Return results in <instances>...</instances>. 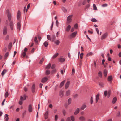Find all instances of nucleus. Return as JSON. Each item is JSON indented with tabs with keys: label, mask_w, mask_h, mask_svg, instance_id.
<instances>
[{
	"label": "nucleus",
	"mask_w": 121,
	"mask_h": 121,
	"mask_svg": "<svg viewBox=\"0 0 121 121\" xmlns=\"http://www.w3.org/2000/svg\"><path fill=\"white\" fill-rule=\"evenodd\" d=\"M5 13L8 18L9 21L10 22L9 23L10 28L11 30H13L14 29V24L12 21H11L12 17V15L9 10H7Z\"/></svg>",
	"instance_id": "1"
},
{
	"label": "nucleus",
	"mask_w": 121,
	"mask_h": 121,
	"mask_svg": "<svg viewBox=\"0 0 121 121\" xmlns=\"http://www.w3.org/2000/svg\"><path fill=\"white\" fill-rule=\"evenodd\" d=\"M73 16L72 15L69 16L67 18V22L66 24H68L71 22L72 20V18Z\"/></svg>",
	"instance_id": "2"
},
{
	"label": "nucleus",
	"mask_w": 121,
	"mask_h": 121,
	"mask_svg": "<svg viewBox=\"0 0 121 121\" xmlns=\"http://www.w3.org/2000/svg\"><path fill=\"white\" fill-rule=\"evenodd\" d=\"M111 94V91H108V92L107 91H105L104 92V95L105 97L107 96L108 98L109 97Z\"/></svg>",
	"instance_id": "3"
},
{
	"label": "nucleus",
	"mask_w": 121,
	"mask_h": 121,
	"mask_svg": "<svg viewBox=\"0 0 121 121\" xmlns=\"http://www.w3.org/2000/svg\"><path fill=\"white\" fill-rule=\"evenodd\" d=\"M108 34L107 32H106L102 34L101 38V39L103 40L106 38L107 37Z\"/></svg>",
	"instance_id": "4"
},
{
	"label": "nucleus",
	"mask_w": 121,
	"mask_h": 121,
	"mask_svg": "<svg viewBox=\"0 0 121 121\" xmlns=\"http://www.w3.org/2000/svg\"><path fill=\"white\" fill-rule=\"evenodd\" d=\"M28 50L27 48H24V51H22V55L23 57H24L26 56V52H27Z\"/></svg>",
	"instance_id": "5"
},
{
	"label": "nucleus",
	"mask_w": 121,
	"mask_h": 121,
	"mask_svg": "<svg viewBox=\"0 0 121 121\" xmlns=\"http://www.w3.org/2000/svg\"><path fill=\"white\" fill-rule=\"evenodd\" d=\"M21 24L20 20L18 22L17 24V29H18L19 30H20L21 28Z\"/></svg>",
	"instance_id": "6"
},
{
	"label": "nucleus",
	"mask_w": 121,
	"mask_h": 121,
	"mask_svg": "<svg viewBox=\"0 0 121 121\" xmlns=\"http://www.w3.org/2000/svg\"><path fill=\"white\" fill-rule=\"evenodd\" d=\"M27 97V96L25 94H24L23 95V96H21L20 97V100H22V101H23V100H25L26 99V98Z\"/></svg>",
	"instance_id": "7"
},
{
	"label": "nucleus",
	"mask_w": 121,
	"mask_h": 121,
	"mask_svg": "<svg viewBox=\"0 0 121 121\" xmlns=\"http://www.w3.org/2000/svg\"><path fill=\"white\" fill-rule=\"evenodd\" d=\"M35 84H34L32 85L31 88L32 91L33 93H34L35 91Z\"/></svg>",
	"instance_id": "8"
},
{
	"label": "nucleus",
	"mask_w": 121,
	"mask_h": 121,
	"mask_svg": "<svg viewBox=\"0 0 121 121\" xmlns=\"http://www.w3.org/2000/svg\"><path fill=\"white\" fill-rule=\"evenodd\" d=\"M33 110L32 107V105L31 104H30L29 106L28 107V111L29 112H31Z\"/></svg>",
	"instance_id": "9"
},
{
	"label": "nucleus",
	"mask_w": 121,
	"mask_h": 121,
	"mask_svg": "<svg viewBox=\"0 0 121 121\" xmlns=\"http://www.w3.org/2000/svg\"><path fill=\"white\" fill-rule=\"evenodd\" d=\"M65 60V59L62 57H60L59 59V61L61 62H64Z\"/></svg>",
	"instance_id": "10"
},
{
	"label": "nucleus",
	"mask_w": 121,
	"mask_h": 121,
	"mask_svg": "<svg viewBox=\"0 0 121 121\" xmlns=\"http://www.w3.org/2000/svg\"><path fill=\"white\" fill-rule=\"evenodd\" d=\"M77 33V32L76 31L73 32L70 35V36L72 38L74 37L75 36Z\"/></svg>",
	"instance_id": "11"
},
{
	"label": "nucleus",
	"mask_w": 121,
	"mask_h": 121,
	"mask_svg": "<svg viewBox=\"0 0 121 121\" xmlns=\"http://www.w3.org/2000/svg\"><path fill=\"white\" fill-rule=\"evenodd\" d=\"M21 16V12L19 10L18 11L17 13V19L19 20Z\"/></svg>",
	"instance_id": "12"
},
{
	"label": "nucleus",
	"mask_w": 121,
	"mask_h": 121,
	"mask_svg": "<svg viewBox=\"0 0 121 121\" xmlns=\"http://www.w3.org/2000/svg\"><path fill=\"white\" fill-rule=\"evenodd\" d=\"M48 80V78L46 77H45L43 78L41 80V82L42 83H45Z\"/></svg>",
	"instance_id": "13"
},
{
	"label": "nucleus",
	"mask_w": 121,
	"mask_h": 121,
	"mask_svg": "<svg viewBox=\"0 0 121 121\" xmlns=\"http://www.w3.org/2000/svg\"><path fill=\"white\" fill-rule=\"evenodd\" d=\"M51 37L52 41L53 42L55 41L56 39V37L54 35H52Z\"/></svg>",
	"instance_id": "14"
},
{
	"label": "nucleus",
	"mask_w": 121,
	"mask_h": 121,
	"mask_svg": "<svg viewBox=\"0 0 121 121\" xmlns=\"http://www.w3.org/2000/svg\"><path fill=\"white\" fill-rule=\"evenodd\" d=\"M7 32V28L4 27L3 29V34L4 35L6 34Z\"/></svg>",
	"instance_id": "15"
},
{
	"label": "nucleus",
	"mask_w": 121,
	"mask_h": 121,
	"mask_svg": "<svg viewBox=\"0 0 121 121\" xmlns=\"http://www.w3.org/2000/svg\"><path fill=\"white\" fill-rule=\"evenodd\" d=\"M70 83V82L69 81H68L66 83V84H65V89H66L69 86Z\"/></svg>",
	"instance_id": "16"
},
{
	"label": "nucleus",
	"mask_w": 121,
	"mask_h": 121,
	"mask_svg": "<svg viewBox=\"0 0 121 121\" xmlns=\"http://www.w3.org/2000/svg\"><path fill=\"white\" fill-rule=\"evenodd\" d=\"M99 94H98L96 96V102L97 103L99 99Z\"/></svg>",
	"instance_id": "17"
},
{
	"label": "nucleus",
	"mask_w": 121,
	"mask_h": 121,
	"mask_svg": "<svg viewBox=\"0 0 121 121\" xmlns=\"http://www.w3.org/2000/svg\"><path fill=\"white\" fill-rule=\"evenodd\" d=\"M48 115V111H46L44 114V117L45 119H47Z\"/></svg>",
	"instance_id": "18"
},
{
	"label": "nucleus",
	"mask_w": 121,
	"mask_h": 121,
	"mask_svg": "<svg viewBox=\"0 0 121 121\" xmlns=\"http://www.w3.org/2000/svg\"><path fill=\"white\" fill-rule=\"evenodd\" d=\"M107 70L106 69H104V72H103V74H104V76L105 77H106L107 76Z\"/></svg>",
	"instance_id": "19"
},
{
	"label": "nucleus",
	"mask_w": 121,
	"mask_h": 121,
	"mask_svg": "<svg viewBox=\"0 0 121 121\" xmlns=\"http://www.w3.org/2000/svg\"><path fill=\"white\" fill-rule=\"evenodd\" d=\"M71 27L70 25H68L66 29V31H69Z\"/></svg>",
	"instance_id": "20"
},
{
	"label": "nucleus",
	"mask_w": 121,
	"mask_h": 121,
	"mask_svg": "<svg viewBox=\"0 0 121 121\" xmlns=\"http://www.w3.org/2000/svg\"><path fill=\"white\" fill-rule=\"evenodd\" d=\"M65 81V80H64L61 82L59 86L60 87H62L63 86Z\"/></svg>",
	"instance_id": "21"
},
{
	"label": "nucleus",
	"mask_w": 121,
	"mask_h": 121,
	"mask_svg": "<svg viewBox=\"0 0 121 121\" xmlns=\"http://www.w3.org/2000/svg\"><path fill=\"white\" fill-rule=\"evenodd\" d=\"M79 108H77V109L75 110L74 112V114L76 115L78 113H79Z\"/></svg>",
	"instance_id": "22"
},
{
	"label": "nucleus",
	"mask_w": 121,
	"mask_h": 121,
	"mask_svg": "<svg viewBox=\"0 0 121 121\" xmlns=\"http://www.w3.org/2000/svg\"><path fill=\"white\" fill-rule=\"evenodd\" d=\"M70 92V91L69 90H68L67 91H66V96H67L69 95Z\"/></svg>",
	"instance_id": "23"
},
{
	"label": "nucleus",
	"mask_w": 121,
	"mask_h": 121,
	"mask_svg": "<svg viewBox=\"0 0 121 121\" xmlns=\"http://www.w3.org/2000/svg\"><path fill=\"white\" fill-rule=\"evenodd\" d=\"M37 38L36 37H35L34 41L35 42V44H38V41L37 40Z\"/></svg>",
	"instance_id": "24"
},
{
	"label": "nucleus",
	"mask_w": 121,
	"mask_h": 121,
	"mask_svg": "<svg viewBox=\"0 0 121 121\" xmlns=\"http://www.w3.org/2000/svg\"><path fill=\"white\" fill-rule=\"evenodd\" d=\"M99 85L101 87H103L104 86L105 84L104 83L101 82L99 83Z\"/></svg>",
	"instance_id": "25"
},
{
	"label": "nucleus",
	"mask_w": 121,
	"mask_h": 121,
	"mask_svg": "<svg viewBox=\"0 0 121 121\" xmlns=\"http://www.w3.org/2000/svg\"><path fill=\"white\" fill-rule=\"evenodd\" d=\"M7 70L5 69H4L2 72L1 74L2 76H3L6 73Z\"/></svg>",
	"instance_id": "26"
},
{
	"label": "nucleus",
	"mask_w": 121,
	"mask_h": 121,
	"mask_svg": "<svg viewBox=\"0 0 121 121\" xmlns=\"http://www.w3.org/2000/svg\"><path fill=\"white\" fill-rule=\"evenodd\" d=\"M112 79V76H110L108 77V81H110Z\"/></svg>",
	"instance_id": "27"
},
{
	"label": "nucleus",
	"mask_w": 121,
	"mask_h": 121,
	"mask_svg": "<svg viewBox=\"0 0 121 121\" xmlns=\"http://www.w3.org/2000/svg\"><path fill=\"white\" fill-rule=\"evenodd\" d=\"M63 91H60V93H59V95H60L62 97L63 96Z\"/></svg>",
	"instance_id": "28"
},
{
	"label": "nucleus",
	"mask_w": 121,
	"mask_h": 121,
	"mask_svg": "<svg viewBox=\"0 0 121 121\" xmlns=\"http://www.w3.org/2000/svg\"><path fill=\"white\" fill-rule=\"evenodd\" d=\"M54 42H55V43L57 45H58L60 43V41L58 40H56V41H55Z\"/></svg>",
	"instance_id": "29"
},
{
	"label": "nucleus",
	"mask_w": 121,
	"mask_h": 121,
	"mask_svg": "<svg viewBox=\"0 0 121 121\" xmlns=\"http://www.w3.org/2000/svg\"><path fill=\"white\" fill-rule=\"evenodd\" d=\"M50 71L49 70H47L45 72V74L47 75H48L50 73Z\"/></svg>",
	"instance_id": "30"
},
{
	"label": "nucleus",
	"mask_w": 121,
	"mask_h": 121,
	"mask_svg": "<svg viewBox=\"0 0 121 121\" xmlns=\"http://www.w3.org/2000/svg\"><path fill=\"white\" fill-rule=\"evenodd\" d=\"M99 76L100 77L102 78V74L101 72L100 71H99V72L98 74Z\"/></svg>",
	"instance_id": "31"
},
{
	"label": "nucleus",
	"mask_w": 121,
	"mask_h": 121,
	"mask_svg": "<svg viewBox=\"0 0 121 121\" xmlns=\"http://www.w3.org/2000/svg\"><path fill=\"white\" fill-rule=\"evenodd\" d=\"M61 9L64 12H67L66 9L64 7H61Z\"/></svg>",
	"instance_id": "32"
},
{
	"label": "nucleus",
	"mask_w": 121,
	"mask_h": 121,
	"mask_svg": "<svg viewBox=\"0 0 121 121\" xmlns=\"http://www.w3.org/2000/svg\"><path fill=\"white\" fill-rule=\"evenodd\" d=\"M86 107V106L85 105H83L81 107V110H84Z\"/></svg>",
	"instance_id": "33"
},
{
	"label": "nucleus",
	"mask_w": 121,
	"mask_h": 121,
	"mask_svg": "<svg viewBox=\"0 0 121 121\" xmlns=\"http://www.w3.org/2000/svg\"><path fill=\"white\" fill-rule=\"evenodd\" d=\"M79 119L81 121H84L85 120V118L83 116L79 118Z\"/></svg>",
	"instance_id": "34"
},
{
	"label": "nucleus",
	"mask_w": 121,
	"mask_h": 121,
	"mask_svg": "<svg viewBox=\"0 0 121 121\" xmlns=\"http://www.w3.org/2000/svg\"><path fill=\"white\" fill-rule=\"evenodd\" d=\"M47 37L48 39L49 40L51 41L52 39V38L49 35H47Z\"/></svg>",
	"instance_id": "35"
},
{
	"label": "nucleus",
	"mask_w": 121,
	"mask_h": 121,
	"mask_svg": "<svg viewBox=\"0 0 121 121\" xmlns=\"http://www.w3.org/2000/svg\"><path fill=\"white\" fill-rule=\"evenodd\" d=\"M117 99L116 97H114L112 100V103L113 104H114L116 102Z\"/></svg>",
	"instance_id": "36"
},
{
	"label": "nucleus",
	"mask_w": 121,
	"mask_h": 121,
	"mask_svg": "<svg viewBox=\"0 0 121 121\" xmlns=\"http://www.w3.org/2000/svg\"><path fill=\"white\" fill-rule=\"evenodd\" d=\"M48 42L47 41H45L43 43V45L45 47H47L48 45Z\"/></svg>",
	"instance_id": "37"
},
{
	"label": "nucleus",
	"mask_w": 121,
	"mask_h": 121,
	"mask_svg": "<svg viewBox=\"0 0 121 121\" xmlns=\"http://www.w3.org/2000/svg\"><path fill=\"white\" fill-rule=\"evenodd\" d=\"M93 7L94 8V10H97V7L95 4H94L93 5Z\"/></svg>",
	"instance_id": "38"
},
{
	"label": "nucleus",
	"mask_w": 121,
	"mask_h": 121,
	"mask_svg": "<svg viewBox=\"0 0 121 121\" xmlns=\"http://www.w3.org/2000/svg\"><path fill=\"white\" fill-rule=\"evenodd\" d=\"M51 66V64L50 63L46 67V69H48L50 68Z\"/></svg>",
	"instance_id": "39"
},
{
	"label": "nucleus",
	"mask_w": 121,
	"mask_h": 121,
	"mask_svg": "<svg viewBox=\"0 0 121 121\" xmlns=\"http://www.w3.org/2000/svg\"><path fill=\"white\" fill-rule=\"evenodd\" d=\"M58 54H59L58 53H56L53 56V58H56L58 56Z\"/></svg>",
	"instance_id": "40"
},
{
	"label": "nucleus",
	"mask_w": 121,
	"mask_h": 121,
	"mask_svg": "<svg viewBox=\"0 0 121 121\" xmlns=\"http://www.w3.org/2000/svg\"><path fill=\"white\" fill-rule=\"evenodd\" d=\"M71 99L70 98L68 100V104H70L71 102Z\"/></svg>",
	"instance_id": "41"
},
{
	"label": "nucleus",
	"mask_w": 121,
	"mask_h": 121,
	"mask_svg": "<svg viewBox=\"0 0 121 121\" xmlns=\"http://www.w3.org/2000/svg\"><path fill=\"white\" fill-rule=\"evenodd\" d=\"M92 53L91 52L88 53L86 55V57H87L90 55H92Z\"/></svg>",
	"instance_id": "42"
},
{
	"label": "nucleus",
	"mask_w": 121,
	"mask_h": 121,
	"mask_svg": "<svg viewBox=\"0 0 121 121\" xmlns=\"http://www.w3.org/2000/svg\"><path fill=\"white\" fill-rule=\"evenodd\" d=\"M12 43H10L8 45V48L9 49H11L12 47Z\"/></svg>",
	"instance_id": "43"
},
{
	"label": "nucleus",
	"mask_w": 121,
	"mask_h": 121,
	"mask_svg": "<svg viewBox=\"0 0 121 121\" xmlns=\"http://www.w3.org/2000/svg\"><path fill=\"white\" fill-rule=\"evenodd\" d=\"M90 5L89 4H87L85 7V9L86 10L87 9L89 8L90 6Z\"/></svg>",
	"instance_id": "44"
},
{
	"label": "nucleus",
	"mask_w": 121,
	"mask_h": 121,
	"mask_svg": "<svg viewBox=\"0 0 121 121\" xmlns=\"http://www.w3.org/2000/svg\"><path fill=\"white\" fill-rule=\"evenodd\" d=\"M8 95L9 93L8 92H6L5 95V98L7 97L8 96Z\"/></svg>",
	"instance_id": "45"
},
{
	"label": "nucleus",
	"mask_w": 121,
	"mask_h": 121,
	"mask_svg": "<svg viewBox=\"0 0 121 121\" xmlns=\"http://www.w3.org/2000/svg\"><path fill=\"white\" fill-rule=\"evenodd\" d=\"M59 23L58 21L57 20H56V26L57 27H58L59 26Z\"/></svg>",
	"instance_id": "46"
},
{
	"label": "nucleus",
	"mask_w": 121,
	"mask_h": 121,
	"mask_svg": "<svg viewBox=\"0 0 121 121\" xmlns=\"http://www.w3.org/2000/svg\"><path fill=\"white\" fill-rule=\"evenodd\" d=\"M120 116V112L119 111H118V112L117 113V114L116 116L117 117H119Z\"/></svg>",
	"instance_id": "47"
},
{
	"label": "nucleus",
	"mask_w": 121,
	"mask_h": 121,
	"mask_svg": "<svg viewBox=\"0 0 121 121\" xmlns=\"http://www.w3.org/2000/svg\"><path fill=\"white\" fill-rule=\"evenodd\" d=\"M30 4H29L27 6V9H26V12L27 11V10L29 9V7H30Z\"/></svg>",
	"instance_id": "48"
},
{
	"label": "nucleus",
	"mask_w": 121,
	"mask_h": 121,
	"mask_svg": "<svg viewBox=\"0 0 121 121\" xmlns=\"http://www.w3.org/2000/svg\"><path fill=\"white\" fill-rule=\"evenodd\" d=\"M44 60V59L43 58H42V59H41L40 61V64H41L43 62Z\"/></svg>",
	"instance_id": "49"
},
{
	"label": "nucleus",
	"mask_w": 121,
	"mask_h": 121,
	"mask_svg": "<svg viewBox=\"0 0 121 121\" xmlns=\"http://www.w3.org/2000/svg\"><path fill=\"white\" fill-rule=\"evenodd\" d=\"M107 6V4L106 3H105L104 4H103L102 5V6L103 7H105Z\"/></svg>",
	"instance_id": "50"
},
{
	"label": "nucleus",
	"mask_w": 121,
	"mask_h": 121,
	"mask_svg": "<svg viewBox=\"0 0 121 121\" xmlns=\"http://www.w3.org/2000/svg\"><path fill=\"white\" fill-rule=\"evenodd\" d=\"M91 21L93 22H96L97 20L95 18H92L91 20Z\"/></svg>",
	"instance_id": "51"
},
{
	"label": "nucleus",
	"mask_w": 121,
	"mask_h": 121,
	"mask_svg": "<svg viewBox=\"0 0 121 121\" xmlns=\"http://www.w3.org/2000/svg\"><path fill=\"white\" fill-rule=\"evenodd\" d=\"M71 118L72 121H74V118L73 116H71Z\"/></svg>",
	"instance_id": "52"
},
{
	"label": "nucleus",
	"mask_w": 121,
	"mask_h": 121,
	"mask_svg": "<svg viewBox=\"0 0 121 121\" xmlns=\"http://www.w3.org/2000/svg\"><path fill=\"white\" fill-rule=\"evenodd\" d=\"M93 102V97H91V99H90V103L91 104H92Z\"/></svg>",
	"instance_id": "53"
},
{
	"label": "nucleus",
	"mask_w": 121,
	"mask_h": 121,
	"mask_svg": "<svg viewBox=\"0 0 121 121\" xmlns=\"http://www.w3.org/2000/svg\"><path fill=\"white\" fill-rule=\"evenodd\" d=\"M9 55V53L7 52L5 55L4 57L5 58H6Z\"/></svg>",
	"instance_id": "54"
},
{
	"label": "nucleus",
	"mask_w": 121,
	"mask_h": 121,
	"mask_svg": "<svg viewBox=\"0 0 121 121\" xmlns=\"http://www.w3.org/2000/svg\"><path fill=\"white\" fill-rule=\"evenodd\" d=\"M58 118V116L57 115H56L55 116V120L56 121H57V120Z\"/></svg>",
	"instance_id": "55"
},
{
	"label": "nucleus",
	"mask_w": 121,
	"mask_h": 121,
	"mask_svg": "<svg viewBox=\"0 0 121 121\" xmlns=\"http://www.w3.org/2000/svg\"><path fill=\"white\" fill-rule=\"evenodd\" d=\"M55 64H53L52 66H51V68L52 69H54L55 67Z\"/></svg>",
	"instance_id": "56"
},
{
	"label": "nucleus",
	"mask_w": 121,
	"mask_h": 121,
	"mask_svg": "<svg viewBox=\"0 0 121 121\" xmlns=\"http://www.w3.org/2000/svg\"><path fill=\"white\" fill-rule=\"evenodd\" d=\"M86 0H84L82 2V4L83 5H84L86 3Z\"/></svg>",
	"instance_id": "57"
},
{
	"label": "nucleus",
	"mask_w": 121,
	"mask_h": 121,
	"mask_svg": "<svg viewBox=\"0 0 121 121\" xmlns=\"http://www.w3.org/2000/svg\"><path fill=\"white\" fill-rule=\"evenodd\" d=\"M66 121H71L70 118L69 117H68L66 119Z\"/></svg>",
	"instance_id": "58"
},
{
	"label": "nucleus",
	"mask_w": 121,
	"mask_h": 121,
	"mask_svg": "<svg viewBox=\"0 0 121 121\" xmlns=\"http://www.w3.org/2000/svg\"><path fill=\"white\" fill-rule=\"evenodd\" d=\"M24 91L25 92H26L27 91V88L26 87H24Z\"/></svg>",
	"instance_id": "59"
},
{
	"label": "nucleus",
	"mask_w": 121,
	"mask_h": 121,
	"mask_svg": "<svg viewBox=\"0 0 121 121\" xmlns=\"http://www.w3.org/2000/svg\"><path fill=\"white\" fill-rule=\"evenodd\" d=\"M22 100H20L19 102V104L20 105H22Z\"/></svg>",
	"instance_id": "60"
},
{
	"label": "nucleus",
	"mask_w": 121,
	"mask_h": 121,
	"mask_svg": "<svg viewBox=\"0 0 121 121\" xmlns=\"http://www.w3.org/2000/svg\"><path fill=\"white\" fill-rule=\"evenodd\" d=\"M5 99H4L2 101V105H3L4 104V102L5 101Z\"/></svg>",
	"instance_id": "61"
},
{
	"label": "nucleus",
	"mask_w": 121,
	"mask_h": 121,
	"mask_svg": "<svg viewBox=\"0 0 121 121\" xmlns=\"http://www.w3.org/2000/svg\"><path fill=\"white\" fill-rule=\"evenodd\" d=\"M56 72V69L53 70L51 71V73H55Z\"/></svg>",
	"instance_id": "62"
},
{
	"label": "nucleus",
	"mask_w": 121,
	"mask_h": 121,
	"mask_svg": "<svg viewBox=\"0 0 121 121\" xmlns=\"http://www.w3.org/2000/svg\"><path fill=\"white\" fill-rule=\"evenodd\" d=\"M59 34H60V32H59V31H58L57 32V33H56V36L57 37H58Z\"/></svg>",
	"instance_id": "63"
},
{
	"label": "nucleus",
	"mask_w": 121,
	"mask_h": 121,
	"mask_svg": "<svg viewBox=\"0 0 121 121\" xmlns=\"http://www.w3.org/2000/svg\"><path fill=\"white\" fill-rule=\"evenodd\" d=\"M49 107L50 108H52L53 107L52 105L51 104H49Z\"/></svg>",
	"instance_id": "64"
}]
</instances>
